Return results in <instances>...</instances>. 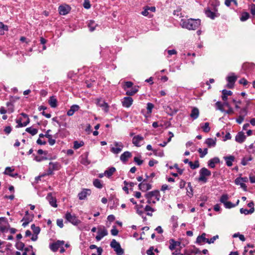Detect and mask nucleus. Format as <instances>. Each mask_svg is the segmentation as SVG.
Masks as SVG:
<instances>
[{"label": "nucleus", "instance_id": "obj_1", "mask_svg": "<svg viewBox=\"0 0 255 255\" xmlns=\"http://www.w3.org/2000/svg\"><path fill=\"white\" fill-rule=\"evenodd\" d=\"M181 26L189 30H195L201 25V20L199 19L189 18L187 19H182L180 22Z\"/></svg>", "mask_w": 255, "mask_h": 255}, {"label": "nucleus", "instance_id": "obj_2", "mask_svg": "<svg viewBox=\"0 0 255 255\" xmlns=\"http://www.w3.org/2000/svg\"><path fill=\"white\" fill-rule=\"evenodd\" d=\"M145 197L148 204H155L157 201L159 200L160 195L158 190H155L146 193Z\"/></svg>", "mask_w": 255, "mask_h": 255}, {"label": "nucleus", "instance_id": "obj_3", "mask_svg": "<svg viewBox=\"0 0 255 255\" xmlns=\"http://www.w3.org/2000/svg\"><path fill=\"white\" fill-rule=\"evenodd\" d=\"M211 172L205 167L202 168L199 171V177L198 178L199 181H202L203 183L207 182V178L206 177L211 176Z\"/></svg>", "mask_w": 255, "mask_h": 255}, {"label": "nucleus", "instance_id": "obj_4", "mask_svg": "<svg viewBox=\"0 0 255 255\" xmlns=\"http://www.w3.org/2000/svg\"><path fill=\"white\" fill-rule=\"evenodd\" d=\"M124 147V144L121 141H115L113 145L111 146L110 151L115 154H118Z\"/></svg>", "mask_w": 255, "mask_h": 255}, {"label": "nucleus", "instance_id": "obj_5", "mask_svg": "<svg viewBox=\"0 0 255 255\" xmlns=\"http://www.w3.org/2000/svg\"><path fill=\"white\" fill-rule=\"evenodd\" d=\"M20 115L22 116L23 118H26V121L22 123V119L21 118L16 119L15 122L17 124V125L16 126V128L26 127L30 122V120L27 115L24 113H22L20 114Z\"/></svg>", "mask_w": 255, "mask_h": 255}, {"label": "nucleus", "instance_id": "obj_6", "mask_svg": "<svg viewBox=\"0 0 255 255\" xmlns=\"http://www.w3.org/2000/svg\"><path fill=\"white\" fill-rule=\"evenodd\" d=\"M111 247L114 249L118 255H123L124 252L123 249H122L120 244L117 242L116 240L113 239L111 242Z\"/></svg>", "mask_w": 255, "mask_h": 255}, {"label": "nucleus", "instance_id": "obj_7", "mask_svg": "<svg viewBox=\"0 0 255 255\" xmlns=\"http://www.w3.org/2000/svg\"><path fill=\"white\" fill-rule=\"evenodd\" d=\"M65 219L67 221L72 223L74 225H78L81 222V221L78 219L75 215H72L71 213L67 212L65 214Z\"/></svg>", "mask_w": 255, "mask_h": 255}, {"label": "nucleus", "instance_id": "obj_8", "mask_svg": "<svg viewBox=\"0 0 255 255\" xmlns=\"http://www.w3.org/2000/svg\"><path fill=\"white\" fill-rule=\"evenodd\" d=\"M64 244L63 241H57L56 242L50 244L49 245L50 249L53 252H56L58 251V249L63 246Z\"/></svg>", "mask_w": 255, "mask_h": 255}, {"label": "nucleus", "instance_id": "obj_9", "mask_svg": "<svg viewBox=\"0 0 255 255\" xmlns=\"http://www.w3.org/2000/svg\"><path fill=\"white\" fill-rule=\"evenodd\" d=\"M96 105L102 108L106 113H108L109 111V105L105 101L102 99H97L96 100Z\"/></svg>", "mask_w": 255, "mask_h": 255}, {"label": "nucleus", "instance_id": "obj_10", "mask_svg": "<svg viewBox=\"0 0 255 255\" xmlns=\"http://www.w3.org/2000/svg\"><path fill=\"white\" fill-rule=\"evenodd\" d=\"M133 103V99L130 97H124L122 101V106L125 108H129Z\"/></svg>", "mask_w": 255, "mask_h": 255}, {"label": "nucleus", "instance_id": "obj_11", "mask_svg": "<svg viewBox=\"0 0 255 255\" xmlns=\"http://www.w3.org/2000/svg\"><path fill=\"white\" fill-rule=\"evenodd\" d=\"M91 194V191L88 189H83L82 191L80 192L78 197L79 199L80 200L85 199L88 196H89Z\"/></svg>", "mask_w": 255, "mask_h": 255}, {"label": "nucleus", "instance_id": "obj_12", "mask_svg": "<svg viewBox=\"0 0 255 255\" xmlns=\"http://www.w3.org/2000/svg\"><path fill=\"white\" fill-rule=\"evenodd\" d=\"M108 235L107 230L105 229H99L98 231V235L96 237V239L97 241H99L102 240V239L107 236Z\"/></svg>", "mask_w": 255, "mask_h": 255}, {"label": "nucleus", "instance_id": "obj_13", "mask_svg": "<svg viewBox=\"0 0 255 255\" xmlns=\"http://www.w3.org/2000/svg\"><path fill=\"white\" fill-rule=\"evenodd\" d=\"M132 156V154L128 151H125L120 156V160L124 163H127L128 158Z\"/></svg>", "mask_w": 255, "mask_h": 255}, {"label": "nucleus", "instance_id": "obj_14", "mask_svg": "<svg viewBox=\"0 0 255 255\" xmlns=\"http://www.w3.org/2000/svg\"><path fill=\"white\" fill-rule=\"evenodd\" d=\"M146 179H144L143 182L138 185L139 189L142 191H146L151 188V185L149 183H145Z\"/></svg>", "mask_w": 255, "mask_h": 255}, {"label": "nucleus", "instance_id": "obj_15", "mask_svg": "<svg viewBox=\"0 0 255 255\" xmlns=\"http://www.w3.org/2000/svg\"><path fill=\"white\" fill-rule=\"evenodd\" d=\"M47 200L48 201L50 205L54 208L57 207L56 203V199L55 197H53L51 193H49L46 197Z\"/></svg>", "mask_w": 255, "mask_h": 255}, {"label": "nucleus", "instance_id": "obj_16", "mask_svg": "<svg viewBox=\"0 0 255 255\" xmlns=\"http://www.w3.org/2000/svg\"><path fill=\"white\" fill-rule=\"evenodd\" d=\"M143 140V137L139 135L134 136L132 138V142L136 146H140V142Z\"/></svg>", "mask_w": 255, "mask_h": 255}, {"label": "nucleus", "instance_id": "obj_17", "mask_svg": "<svg viewBox=\"0 0 255 255\" xmlns=\"http://www.w3.org/2000/svg\"><path fill=\"white\" fill-rule=\"evenodd\" d=\"M58 9L60 14L66 15L69 12L70 8L68 5H60Z\"/></svg>", "mask_w": 255, "mask_h": 255}, {"label": "nucleus", "instance_id": "obj_18", "mask_svg": "<svg viewBox=\"0 0 255 255\" xmlns=\"http://www.w3.org/2000/svg\"><path fill=\"white\" fill-rule=\"evenodd\" d=\"M205 143L206 144L208 147H214L216 145V138L214 139L211 138H208L205 141Z\"/></svg>", "mask_w": 255, "mask_h": 255}, {"label": "nucleus", "instance_id": "obj_19", "mask_svg": "<svg viewBox=\"0 0 255 255\" xmlns=\"http://www.w3.org/2000/svg\"><path fill=\"white\" fill-rule=\"evenodd\" d=\"M80 107L77 105H72L70 109L67 111V115L68 116H72L74 115L75 112L78 111Z\"/></svg>", "mask_w": 255, "mask_h": 255}, {"label": "nucleus", "instance_id": "obj_20", "mask_svg": "<svg viewBox=\"0 0 255 255\" xmlns=\"http://www.w3.org/2000/svg\"><path fill=\"white\" fill-rule=\"evenodd\" d=\"M224 159L226 161V165L230 167L233 165V162L234 161L235 158L233 155H229L224 157Z\"/></svg>", "mask_w": 255, "mask_h": 255}, {"label": "nucleus", "instance_id": "obj_21", "mask_svg": "<svg viewBox=\"0 0 255 255\" xmlns=\"http://www.w3.org/2000/svg\"><path fill=\"white\" fill-rule=\"evenodd\" d=\"M220 162V159L218 157H214L208 161V165L212 168H214L215 167V164L218 163Z\"/></svg>", "mask_w": 255, "mask_h": 255}, {"label": "nucleus", "instance_id": "obj_22", "mask_svg": "<svg viewBox=\"0 0 255 255\" xmlns=\"http://www.w3.org/2000/svg\"><path fill=\"white\" fill-rule=\"evenodd\" d=\"M246 138V135L243 132H239L236 136V141L239 143L243 142Z\"/></svg>", "mask_w": 255, "mask_h": 255}, {"label": "nucleus", "instance_id": "obj_23", "mask_svg": "<svg viewBox=\"0 0 255 255\" xmlns=\"http://www.w3.org/2000/svg\"><path fill=\"white\" fill-rule=\"evenodd\" d=\"M199 115V111L198 108L194 107L192 109L190 114V117L193 120L197 119Z\"/></svg>", "mask_w": 255, "mask_h": 255}, {"label": "nucleus", "instance_id": "obj_24", "mask_svg": "<svg viewBox=\"0 0 255 255\" xmlns=\"http://www.w3.org/2000/svg\"><path fill=\"white\" fill-rule=\"evenodd\" d=\"M169 242L170 246L169 248L171 251L174 250L177 246H180L181 244L180 242L175 241L173 239H170Z\"/></svg>", "mask_w": 255, "mask_h": 255}, {"label": "nucleus", "instance_id": "obj_25", "mask_svg": "<svg viewBox=\"0 0 255 255\" xmlns=\"http://www.w3.org/2000/svg\"><path fill=\"white\" fill-rule=\"evenodd\" d=\"M49 167L51 168L53 171L58 170L60 169V164L58 162H50Z\"/></svg>", "mask_w": 255, "mask_h": 255}, {"label": "nucleus", "instance_id": "obj_26", "mask_svg": "<svg viewBox=\"0 0 255 255\" xmlns=\"http://www.w3.org/2000/svg\"><path fill=\"white\" fill-rule=\"evenodd\" d=\"M246 181L243 178H237L236 179L235 182L237 185H240L242 188H246V185L243 182Z\"/></svg>", "mask_w": 255, "mask_h": 255}, {"label": "nucleus", "instance_id": "obj_27", "mask_svg": "<svg viewBox=\"0 0 255 255\" xmlns=\"http://www.w3.org/2000/svg\"><path fill=\"white\" fill-rule=\"evenodd\" d=\"M206 234L203 233L201 236H198L196 239V243L200 244L201 242H206L207 239L206 238Z\"/></svg>", "mask_w": 255, "mask_h": 255}, {"label": "nucleus", "instance_id": "obj_28", "mask_svg": "<svg viewBox=\"0 0 255 255\" xmlns=\"http://www.w3.org/2000/svg\"><path fill=\"white\" fill-rule=\"evenodd\" d=\"M88 26L89 28L90 31H93L98 24L95 23L94 20H89L88 23Z\"/></svg>", "mask_w": 255, "mask_h": 255}, {"label": "nucleus", "instance_id": "obj_29", "mask_svg": "<svg viewBox=\"0 0 255 255\" xmlns=\"http://www.w3.org/2000/svg\"><path fill=\"white\" fill-rule=\"evenodd\" d=\"M205 14L207 17H210L212 19H214L216 17L218 16L216 13L212 11L210 9L206 10Z\"/></svg>", "mask_w": 255, "mask_h": 255}, {"label": "nucleus", "instance_id": "obj_30", "mask_svg": "<svg viewBox=\"0 0 255 255\" xmlns=\"http://www.w3.org/2000/svg\"><path fill=\"white\" fill-rule=\"evenodd\" d=\"M116 171V168L114 167L109 168L105 171L104 174L108 177H111Z\"/></svg>", "mask_w": 255, "mask_h": 255}, {"label": "nucleus", "instance_id": "obj_31", "mask_svg": "<svg viewBox=\"0 0 255 255\" xmlns=\"http://www.w3.org/2000/svg\"><path fill=\"white\" fill-rule=\"evenodd\" d=\"M48 103L52 108H55L57 106V100L54 96L50 97Z\"/></svg>", "mask_w": 255, "mask_h": 255}, {"label": "nucleus", "instance_id": "obj_32", "mask_svg": "<svg viewBox=\"0 0 255 255\" xmlns=\"http://www.w3.org/2000/svg\"><path fill=\"white\" fill-rule=\"evenodd\" d=\"M237 77L234 75V73H231L230 75L228 76L227 78V80L228 83H235Z\"/></svg>", "mask_w": 255, "mask_h": 255}, {"label": "nucleus", "instance_id": "obj_33", "mask_svg": "<svg viewBox=\"0 0 255 255\" xmlns=\"http://www.w3.org/2000/svg\"><path fill=\"white\" fill-rule=\"evenodd\" d=\"M25 131L32 135H34L38 132V130L36 128H33L32 127H29L26 128Z\"/></svg>", "mask_w": 255, "mask_h": 255}, {"label": "nucleus", "instance_id": "obj_34", "mask_svg": "<svg viewBox=\"0 0 255 255\" xmlns=\"http://www.w3.org/2000/svg\"><path fill=\"white\" fill-rule=\"evenodd\" d=\"M252 159L253 158L251 156L244 157L242 160L241 164L244 166L246 165L248 162L252 160Z\"/></svg>", "mask_w": 255, "mask_h": 255}, {"label": "nucleus", "instance_id": "obj_35", "mask_svg": "<svg viewBox=\"0 0 255 255\" xmlns=\"http://www.w3.org/2000/svg\"><path fill=\"white\" fill-rule=\"evenodd\" d=\"M144 211L147 212V215L151 216L152 215V212H154V210L150 206L146 205L144 209Z\"/></svg>", "mask_w": 255, "mask_h": 255}, {"label": "nucleus", "instance_id": "obj_36", "mask_svg": "<svg viewBox=\"0 0 255 255\" xmlns=\"http://www.w3.org/2000/svg\"><path fill=\"white\" fill-rule=\"evenodd\" d=\"M33 219V216L28 215V211L25 212V216L23 218L21 221H28V223L31 222Z\"/></svg>", "mask_w": 255, "mask_h": 255}, {"label": "nucleus", "instance_id": "obj_37", "mask_svg": "<svg viewBox=\"0 0 255 255\" xmlns=\"http://www.w3.org/2000/svg\"><path fill=\"white\" fill-rule=\"evenodd\" d=\"M198 151L200 153V157L203 158L208 153V149L205 148L203 150L202 148H199L198 149Z\"/></svg>", "mask_w": 255, "mask_h": 255}, {"label": "nucleus", "instance_id": "obj_38", "mask_svg": "<svg viewBox=\"0 0 255 255\" xmlns=\"http://www.w3.org/2000/svg\"><path fill=\"white\" fill-rule=\"evenodd\" d=\"M142 208H143L142 205H136L135 207V209H136V213L140 216H141L144 213V212L145 211L142 209Z\"/></svg>", "mask_w": 255, "mask_h": 255}, {"label": "nucleus", "instance_id": "obj_39", "mask_svg": "<svg viewBox=\"0 0 255 255\" xmlns=\"http://www.w3.org/2000/svg\"><path fill=\"white\" fill-rule=\"evenodd\" d=\"M6 106L8 107L7 111L8 113H12L14 112V106L11 102H7Z\"/></svg>", "mask_w": 255, "mask_h": 255}, {"label": "nucleus", "instance_id": "obj_40", "mask_svg": "<svg viewBox=\"0 0 255 255\" xmlns=\"http://www.w3.org/2000/svg\"><path fill=\"white\" fill-rule=\"evenodd\" d=\"M240 211L241 214H244L245 215L251 214L254 213V210L253 209L248 210L247 209L241 208Z\"/></svg>", "mask_w": 255, "mask_h": 255}, {"label": "nucleus", "instance_id": "obj_41", "mask_svg": "<svg viewBox=\"0 0 255 255\" xmlns=\"http://www.w3.org/2000/svg\"><path fill=\"white\" fill-rule=\"evenodd\" d=\"M93 184L96 187L99 189H101L103 187V185L101 183V181L98 179L94 180Z\"/></svg>", "mask_w": 255, "mask_h": 255}, {"label": "nucleus", "instance_id": "obj_42", "mask_svg": "<svg viewBox=\"0 0 255 255\" xmlns=\"http://www.w3.org/2000/svg\"><path fill=\"white\" fill-rule=\"evenodd\" d=\"M5 221V219L4 218L1 217L0 218V231L1 232H5L6 231V228L5 225L2 224V222Z\"/></svg>", "mask_w": 255, "mask_h": 255}, {"label": "nucleus", "instance_id": "obj_43", "mask_svg": "<svg viewBox=\"0 0 255 255\" xmlns=\"http://www.w3.org/2000/svg\"><path fill=\"white\" fill-rule=\"evenodd\" d=\"M250 17V14L247 12H244L242 13L241 16L240 17V20L242 21H245L247 20Z\"/></svg>", "mask_w": 255, "mask_h": 255}, {"label": "nucleus", "instance_id": "obj_44", "mask_svg": "<svg viewBox=\"0 0 255 255\" xmlns=\"http://www.w3.org/2000/svg\"><path fill=\"white\" fill-rule=\"evenodd\" d=\"M137 92V89L136 88H132L130 90L126 91V94L128 96H132Z\"/></svg>", "mask_w": 255, "mask_h": 255}, {"label": "nucleus", "instance_id": "obj_45", "mask_svg": "<svg viewBox=\"0 0 255 255\" xmlns=\"http://www.w3.org/2000/svg\"><path fill=\"white\" fill-rule=\"evenodd\" d=\"M189 166L190 168L192 169H195L196 168H197L199 167V163L198 160H196L195 161L194 163H193L192 162H189Z\"/></svg>", "mask_w": 255, "mask_h": 255}, {"label": "nucleus", "instance_id": "obj_46", "mask_svg": "<svg viewBox=\"0 0 255 255\" xmlns=\"http://www.w3.org/2000/svg\"><path fill=\"white\" fill-rule=\"evenodd\" d=\"M31 229L32 230L34 234L38 235L40 231V229L39 227L35 226L34 224L31 226Z\"/></svg>", "mask_w": 255, "mask_h": 255}, {"label": "nucleus", "instance_id": "obj_47", "mask_svg": "<svg viewBox=\"0 0 255 255\" xmlns=\"http://www.w3.org/2000/svg\"><path fill=\"white\" fill-rule=\"evenodd\" d=\"M202 128L203 129V130L205 132H208L210 130V128L209 127V123H205L202 126Z\"/></svg>", "mask_w": 255, "mask_h": 255}, {"label": "nucleus", "instance_id": "obj_48", "mask_svg": "<svg viewBox=\"0 0 255 255\" xmlns=\"http://www.w3.org/2000/svg\"><path fill=\"white\" fill-rule=\"evenodd\" d=\"M229 199L228 195L227 194H223L222 195L220 198V202L224 204V205L228 201Z\"/></svg>", "mask_w": 255, "mask_h": 255}, {"label": "nucleus", "instance_id": "obj_49", "mask_svg": "<svg viewBox=\"0 0 255 255\" xmlns=\"http://www.w3.org/2000/svg\"><path fill=\"white\" fill-rule=\"evenodd\" d=\"M177 219L178 218L177 216H172L171 218V220L173 222V227L174 228H176L178 226L177 224Z\"/></svg>", "mask_w": 255, "mask_h": 255}, {"label": "nucleus", "instance_id": "obj_50", "mask_svg": "<svg viewBox=\"0 0 255 255\" xmlns=\"http://www.w3.org/2000/svg\"><path fill=\"white\" fill-rule=\"evenodd\" d=\"M84 145V142L83 141H81L79 142L77 141H75L74 142V148L75 149H78L80 147Z\"/></svg>", "mask_w": 255, "mask_h": 255}, {"label": "nucleus", "instance_id": "obj_51", "mask_svg": "<svg viewBox=\"0 0 255 255\" xmlns=\"http://www.w3.org/2000/svg\"><path fill=\"white\" fill-rule=\"evenodd\" d=\"M14 168H12L10 167H6L3 173L4 174L8 175L9 176L11 172L14 171Z\"/></svg>", "mask_w": 255, "mask_h": 255}, {"label": "nucleus", "instance_id": "obj_52", "mask_svg": "<svg viewBox=\"0 0 255 255\" xmlns=\"http://www.w3.org/2000/svg\"><path fill=\"white\" fill-rule=\"evenodd\" d=\"M153 108H154V105L153 104H152L151 103H148L147 104V113L151 114Z\"/></svg>", "mask_w": 255, "mask_h": 255}, {"label": "nucleus", "instance_id": "obj_53", "mask_svg": "<svg viewBox=\"0 0 255 255\" xmlns=\"http://www.w3.org/2000/svg\"><path fill=\"white\" fill-rule=\"evenodd\" d=\"M153 153L154 155L160 157L164 156V152L163 150L158 151L157 149H155L153 150Z\"/></svg>", "mask_w": 255, "mask_h": 255}, {"label": "nucleus", "instance_id": "obj_54", "mask_svg": "<svg viewBox=\"0 0 255 255\" xmlns=\"http://www.w3.org/2000/svg\"><path fill=\"white\" fill-rule=\"evenodd\" d=\"M218 238H219V236L216 235V236H214L213 237H212V238H211L210 240L207 239V243L209 244L214 243L215 241Z\"/></svg>", "mask_w": 255, "mask_h": 255}, {"label": "nucleus", "instance_id": "obj_55", "mask_svg": "<svg viewBox=\"0 0 255 255\" xmlns=\"http://www.w3.org/2000/svg\"><path fill=\"white\" fill-rule=\"evenodd\" d=\"M133 161L135 162L138 165H140L143 163V161L140 159L138 157H134L133 158Z\"/></svg>", "mask_w": 255, "mask_h": 255}, {"label": "nucleus", "instance_id": "obj_56", "mask_svg": "<svg viewBox=\"0 0 255 255\" xmlns=\"http://www.w3.org/2000/svg\"><path fill=\"white\" fill-rule=\"evenodd\" d=\"M225 207L226 208H232L236 206V205L233 204L232 202L230 201H227L225 204Z\"/></svg>", "mask_w": 255, "mask_h": 255}, {"label": "nucleus", "instance_id": "obj_57", "mask_svg": "<svg viewBox=\"0 0 255 255\" xmlns=\"http://www.w3.org/2000/svg\"><path fill=\"white\" fill-rule=\"evenodd\" d=\"M111 232L113 236H117L118 234L119 231L116 229V226H113Z\"/></svg>", "mask_w": 255, "mask_h": 255}, {"label": "nucleus", "instance_id": "obj_58", "mask_svg": "<svg viewBox=\"0 0 255 255\" xmlns=\"http://www.w3.org/2000/svg\"><path fill=\"white\" fill-rule=\"evenodd\" d=\"M83 6H84V8L86 9L90 8L91 7V4L90 3V1L88 0H85L84 3H83Z\"/></svg>", "mask_w": 255, "mask_h": 255}, {"label": "nucleus", "instance_id": "obj_59", "mask_svg": "<svg viewBox=\"0 0 255 255\" xmlns=\"http://www.w3.org/2000/svg\"><path fill=\"white\" fill-rule=\"evenodd\" d=\"M133 85V83L131 82L128 81L125 82V85L124 86V88L126 89V88H131Z\"/></svg>", "mask_w": 255, "mask_h": 255}, {"label": "nucleus", "instance_id": "obj_60", "mask_svg": "<svg viewBox=\"0 0 255 255\" xmlns=\"http://www.w3.org/2000/svg\"><path fill=\"white\" fill-rule=\"evenodd\" d=\"M216 105L218 110H220L221 112H224V110L223 109V105L220 102H217L216 103Z\"/></svg>", "mask_w": 255, "mask_h": 255}, {"label": "nucleus", "instance_id": "obj_61", "mask_svg": "<svg viewBox=\"0 0 255 255\" xmlns=\"http://www.w3.org/2000/svg\"><path fill=\"white\" fill-rule=\"evenodd\" d=\"M240 115L244 116L245 117L247 115V108H243L240 112Z\"/></svg>", "mask_w": 255, "mask_h": 255}, {"label": "nucleus", "instance_id": "obj_62", "mask_svg": "<svg viewBox=\"0 0 255 255\" xmlns=\"http://www.w3.org/2000/svg\"><path fill=\"white\" fill-rule=\"evenodd\" d=\"M244 116L240 115L236 120L237 122L239 124H241L244 120Z\"/></svg>", "mask_w": 255, "mask_h": 255}, {"label": "nucleus", "instance_id": "obj_63", "mask_svg": "<svg viewBox=\"0 0 255 255\" xmlns=\"http://www.w3.org/2000/svg\"><path fill=\"white\" fill-rule=\"evenodd\" d=\"M251 13L253 15H255V4H252L250 8Z\"/></svg>", "mask_w": 255, "mask_h": 255}, {"label": "nucleus", "instance_id": "obj_64", "mask_svg": "<svg viewBox=\"0 0 255 255\" xmlns=\"http://www.w3.org/2000/svg\"><path fill=\"white\" fill-rule=\"evenodd\" d=\"M153 247H151L147 251L146 253L148 255H155V254L153 252Z\"/></svg>", "mask_w": 255, "mask_h": 255}]
</instances>
